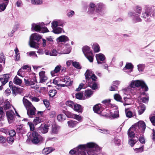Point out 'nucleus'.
Masks as SVG:
<instances>
[{
    "label": "nucleus",
    "instance_id": "603ef678",
    "mask_svg": "<svg viewBox=\"0 0 155 155\" xmlns=\"http://www.w3.org/2000/svg\"><path fill=\"white\" fill-rule=\"evenodd\" d=\"M57 119L59 121H63L65 120V116L62 114H59L57 116Z\"/></svg>",
    "mask_w": 155,
    "mask_h": 155
},
{
    "label": "nucleus",
    "instance_id": "f3484780",
    "mask_svg": "<svg viewBox=\"0 0 155 155\" xmlns=\"http://www.w3.org/2000/svg\"><path fill=\"white\" fill-rule=\"evenodd\" d=\"M56 40L58 43H65L69 41V39L67 36L65 35H62L58 37Z\"/></svg>",
    "mask_w": 155,
    "mask_h": 155
},
{
    "label": "nucleus",
    "instance_id": "f8f14e48",
    "mask_svg": "<svg viewBox=\"0 0 155 155\" xmlns=\"http://www.w3.org/2000/svg\"><path fill=\"white\" fill-rule=\"evenodd\" d=\"M137 87H141V88L145 91H147L148 88L146 84L142 81L137 80H135Z\"/></svg>",
    "mask_w": 155,
    "mask_h": 155
},
{
    "label": "nucleus",
    "instance_id": "7c9ffc66",
    "mask_svg": "<svg viewBox=\"0 0 155 155\" xmlns=\"http://www.w3.org/2000/svg\"><path fill=\"white\" fill-rule=\"evenodd\" d=\"M96 5L93 3H90L89 4L90 8L89 9V12L90 13L92 14L95 13V8Z\"/></svg>",
    "mask_w": 155,
    "mask_h": 155
},
{
    "label": "nucleus",
    "instance_id": "4be33fe9",
    "mask_svg": "<svg viewBox=\"0 0 155 155\" xmlns=\"http://www.w3.org/2000/svg\"><path fill=\"white\" fill-rule=\"evenodd\" d=\"M45 72L44 71H41L39 73L40 78V82L41 83L45 82L48 79L46 76L45 75Z\"/></svg>",
    "mask_w": 155,
    "mask_h": 155
},
{
    "label": "nucleus",
    "instance_id": "de8ad7c7",
    "mask_svg": "<svg viewBox=\"0 0 155 155\" xmlns=\"http://www.w3.org/2000/svg\"><path fill=\"white\" fill-rule=\"evenodd\" d=\"M145 67L144 64H140L137 65L138 70L140 72H143Z\"/></svg>",
    "mask_w": 155,
    "mask_h": 155
},
{
    "label": "nucleus",
    "instance_id": "0e129e2a",
    "mask_svg": "<svg viewBox=\"0 0 155 155\" xmlns=\"http://www.w3.org/2000/svg\"><path fill=\"white\" fill-rule=\"evenodd\" d=\"M23 129L21 126H20L17 127L16 129L17 132L18 133H20L22 134L23 132Z\"/></svg>",
    "mask_w": 155,
    "mask_h": 155
},
{
    "label": "nucleus",
    "instance_id": "72a5a7b5",
    "mask_svg": "<svg viewBox=\"0 0 155 155\" xmlns=\"http://www.w3.org/2000/svg\"><path fill=\"white\" fill-rule=\"evenodd\" d=\"M92 48L94 52L95 53L98 52L100 51V47L97 43H95L93 44Z\"/></svg>",
    "mask_w": 155,
    "mask_h": 155
},
{
    "label": "nucleus",
    "instance_id": "2f4dec72",
    "mask_svg": "<svg viewBox=\"0 0 155 155\" xmlns=\"http://www.w3.org/2000/svg\"><path fill=\"white\" fill-rule=\"evenodd\" d=\"M73 109L79 113L82 112V109L81 106L77 104H75Z\"/></svg>",
    "mask_w": 155,
    "mask_h": 155
},
{
    "label": "nucleus",
    "instance_id": "20e7f679",
    "mask_svg": "<svg viewBox=\"0 0 155 155\" xmlns=\"http://www.w3.org/2000/svg\"><path fill=\"white\" fill-rule=\"evenodd\" d=\"M42 38L41 36L36 33L33 34L30 36L29 44L31 47L35 48L36 42H38Z\"/></svg>",
    "mask_w": 155,
    "mask_h": 155
},
{
    "label": "nucleus",
    "instance_id": "cd10ccee",
    "mask_svg": "<svg viewBox=\"0 0 155 155\" xmlns=\"http://www.w3.org/2000/svg\"><path fill=\"white\" fill-rule=\"evenodd\" d=\"M31 29L35 31L40 32L41 27L38 24L33 23L31 25Z\"/></svg>",
    "mask_w": 155,
    "mask_h": 155
},
{
    "label": "nucleus",
    "instance_id": "ea45409f",
    "mask_svg": "<svg viewBox=\"0 0 155 155\" xmlns=\"http://www.w3.org/2000/svg\"><path fill=\"white\" fill-rule=\"evenodd\" d=\"M125 113L126 117L128 118H131L135 116V114H133L130 111L128 110H125Z\"/></svg>",
    "mask_w": 155,
    "mask_h": 155
},
{
    "label": "nucleus",
    "instance_id": "3c124183",
    "mask_svg": "<svg viewBox=\"0 0 155 155\" xmlns=\"http://www.w3.org/2000/svg\"><path fill=\"white\" fill-rule=\"evenodd\" d=\"M114 99L117 101L122 102V98L120 95L115 94L114 96Z\"/></svg>",
    "mask_w": 155,
    "mask_h": 155
},
{
    "label": "nucleus",
    "instance_id": "f03ea898",
    "mask_svg": "<svg viewBox=\"0 0 155 155\" xmlns=\"http://www.w3.org/2000/svg\"><path fill=\"white\" fill-rule=\"evenodd\" d=\"M83 152L85 153V150L87 149V152L88 155H96L100 149L96 143L93 142H88L85 144H82Z\"/></svg>",
    "mask_w": 155,
    "mask_h": 155
},
{
    "label": "nucleus",
    "instance_id": "dca6fc26",
    "mask_svg": "<svg viewBox=\"0 0 155 155\" xmlns=\"http://www.w3.org/2000/svg\"><path fill=\"white\" fill-rule=\"evenodd\" d=\"M134 66L130 63H127L123 70L126 72L130 73L133 71Z\"/></svg>",
    "mask_w": 155,
    "mask_h": 155
},
{
    "label": "nucleus",
    "instance_id": "a211bd4d",
    "mask_svg": "<svg viewBox=\"0 0 155 155\" xmlns=\"http://www.w3.org/2000/svg\"><path fill=\"white\" fill-rule=\"evenodd\" d=\"M9 78V74H6L2 76V77L0 78V81L1 82L2 85H4L8 81Z\"/></svg>",
    "mask_w": 155,
    "mask_h": 155
},
{
    "label": "nucleus",
    "instance_id": "6e6552de",
    "mask_svg": "<svg viewBox=\"0 0 155 155\" xmlns=\"http://www.w3.org/2000/svg\"><path fill=\"white\" fill-rule=\"evenodd\" d=\"M110 114H108V116H111L113 118H117L119 117L118 110V107L117 106L114 105L112 106L110 108Z\"/></svg>",
    "mask_w": 155,
    "mask_h": 155
},
{
    "label": "nucleus",
    "instance_id": "680f3d73",
    "mask_svg": "<svg viewBox=\"0 0 155 155\" xmlns=\"http://www.w3.org/2000/svg\"><path fill=\"white\" fill-rule=\"evenodd\" d=\"M12 91L13 94H16L18 93L19 91V88L16 87L15 86H13L12 87Z\"/></svg>",
    "mask_w": 155,
    "mask_h": 155
},
{
    "label": "nucleus",
    "instance_id": "ddd939ff",
    "mask_svg": "<svg viewBox=\"0 0 155 155\" xmlns=\"http://www.w3.org/2000/svg\"><path fill=\"white\" fill-rule=\"evenodd\" d=\"M97 8L95 11V13L97 15H102L104 14V11L103 8V5L101 3H99L97 5Z\"/></svg>",
    "mask_w": 155,
    "mask_h": 155
},
{
    "label": "nucleus",
    "instance_id": "bb28decb",
    "mask_svg": "<svg viewBox=\"0 0 155 155\" xmlns=\"http://www.w3.org/2000/svg\"><path fill=\"white\" fill-rule=\"evenodd\" d=\"M115 145L119 146L121 144V140L120 137L119 136L116 137L112 141Z\"/></svg>",
    "mask_w": 155,
    "mask_h": 155
},
{
    "label": "nucleus",
    "instance_id": "9b49d317",
    "mask_svg": "<svg viewBox=\"0 0 155 155\" xmlns=\"http://www.w3.org/2000/svg\"><path fill=\"white\" fill-rule=\"evenodd\" d=\"M25 84L27 86L34 85L36 82V80L35 77L28 78L25 77L24 79Z\"/></svg>",
    "mask_w": 155,
    "mask_h": 155
},
{
    "label": "nucleus",
    "instance_id": "49530a36",
    "mask_svg": "<svg viewBox=\"0 0 155 155\" xmlns=\"http://www.w3.org/2000/svg\"><path fill=\"white\" fill-rule=\"evenodd\" d=\"M42 121V120L38 117H36L34 119L33 122L34 124L36 125L40 123Z\"/></svg>",
    "mask_w": 155,
    "mask_h": 155
},
{
    "label": "nucleus",
    "instance_id": "79ce46f5",
    "mask_svg": "<svg viewBox=\"0 0 155 155\" xmlns=\"http://www.w3.org/2000/svg\"><path fill=\"white\" fill-rule=\"evenodd\" d=\"M124 99L125 101V103L124 104V106L126 105H130L131 103L132 100L126 97H124Z\"/></svg>",
    "mask_w": 155,
    "mask_h": 155
},
{
    "label": "nucleus",
    "instance_id": "58836bf2",
    "mask_svg": "<svg viewBox=\"0 0 155 155\" xmlns=\"http://www.w3.org/2000/svg\"><path fill=\"white\" fill-rule=\"evenodd\" d=\"M78 123V122L75 121L71 120L68 122V126L71 127H74Z\"/></svg>",
    "mask_w": 155,
    "mask_h": 155
},
{
    "label": "nucleus",
    "instance_id": "4c0bfd02",
    "mask_svg": "<svg viewBox=\"0 0 155 155\" xmlns=\"http://www.w3.org/2000/svg\"><path fill=\"white\" fill-rule=\"evenodd\" d=\"M85 56L90 62H93L94 55L92 53L88 54H86Z\"/></svg>",
    "mask_w": 155,
    "mask_h": 155
},
{
    "label": "nucleus",
    "instance_id": "e2e57ef3",
    "mask_svg": "<svg viewBox=\"0 0 155 155\" xmlns=\"http://www.w3.org/2000/svg\"><path fill=\"white\" fill-rule=\"evenodd\" d=\"M136 141L134 140L132 138L129 139V144L132 147L134 144L136 143Z\"/></svg>",
    "mask_w": 155,
    "mask_h": 155
},
{
    "label": "nucleus",
    "instance_id": "412c9836",
    "mask_svg": "<svg viewBox=\"0 0 155 155\" xmlns=\"http://www.w3.org/2000/svg\"><path fill=\"white\" fill-rule=\"evenodd\" d=\"M93 73V72L91 70L88 69L86 71L84 75L85 77L87 82L88 81H90L91 80V76Z\"/></svg>",
    "mask_w": 155,
    "mask_h": 155
},
{
    "label": "nucleus",
    "instance_id": "6ab92c4d",
    "mask_svg": "<svg viewBox=\"0 0 155 155\" xmlns=\"http://www.w3.org/2000/svg\"><path fill=\"white\" fill-rule=\"evenodd\" d=\"M48 126L46 124H42L39 128L38 130L43 134L47 133L48 130Z\"/></svg>",
    "mask_w": 155,
    "mask_h": 155
},
{
    "label": "nucleus",
    "instance_id": "c756f323",
    "mask_svg": "<svg viewBox=\"0 0 155 155\" xmlns=\"http://www.w3.org/2000/svg\"><path fill=\"white\" fill-rule=\"evenodd\" d=\"M61 66V65H58L54 68V69L51 72V74L52 76H55V74L58 73L60 70Z\"/></svg>",
    "mask_w": 155,
    "mask_h": 155
},
{
    "label": "nucleus",
    "instance_id": "864d4df0",
    "mask_svg": "<svg viewBox=\"0 0 155 155\" xmlns=\"http://www.w3.org/2000/svg\"><path fill=\"white\" fill-rule=\"evenodd\" d=\"M56 93L57 91L55 90H50L49 92V96L51 97H53L54 96Z\"/></svg>",
    "mask_w": 155,
    "mask_h": 155
},
{
    "label": "nucleus",
    "instance_id": "423d86ee",
    "mask_svg": "<svg viewBox=\"0 0 155 155\" xmlns=\"http://www.w3.org/2000/svg\"><path fill=\"white\" fill-rule=\"evenodd\" d=\"M31 71L30 67L27 65L23 66L18 71L17 74L21 77H24L26 74H27Z\"/></svg>",
    "mask_w": 155,
    "mask_h": 155
},
{
    "label": "nucleus",
    "instance_id": "774afa93",
    "mask_svg": "<svg viewBox=\"0 0 155 155\" xmlns=\"http://www.w3.org/2000/svg\"><path fill=\"white\" fill-rule=\"evenodd\" d=\"M5 58L3 53L1 54L0 56V62H3L4 63H5Z\"/></svg>",
    "mask_w": 155,
    "mask_h": 155
},
{
    "label": "nucleus",
    "instance_id": "c03bdc74",
    "mask_svg": "<svg viewBox=\"0 0 155 155\" xmlns=\"http://www.w3.org/2000/svg\"><path fill=\"white\" fill-rule=\"evenodd\" d=\"M73 118L79 122H81L83 120V118L81 116L79 115L75 114H74V115H73Z\"/></svg>",
    "mask_w": 155,
    "mask_h": 155
},
{
    "label": "nucleus",
    "instance_id": "a19ab883",
    "mask_svg": "<svg viewBox=\"0 0 155 155\" xmlns=\"http://www.w3.org/2000/svg\"><path fill=\"white\" fill-rule=\"evenodd\" d=\"M53 150H51V149L50 147H48L44 148L42 150V153L43 154H47L52 151Z\"/></svg>",
    "mask_w": 155,
    "mask_h": 155
},
{
    "label": "nucleus",
    "instance_id": "37998d69",
    "mask_svg": "<svg viewBox=\"0 0 155 155\" xmlns=\"http://www.w3.org/2000/svg\"><path fill=\"white\" fill-rule=\"evenodd\" d=\"M133 21L135 23L140 22L141 21V19L139 17V15L137 14L135 15L133 18Z\"/></svg>",
    "mask_w": 155,
    "mask_h": 155
},
{
    "label": "nucleus",
    "instance_id": "b1692460",
    "mask_svg": "<svg viewBox=\"0 0 155 155\" xmlns=\"http://www.w3.org/2000/svg\"><path fill=\"white\" fill-rule=\"evenodd\" d=\"M95 57L97 60H100L101 61H104L106 59L105 55L102 53L96 54Z\"/></svg>",
    "mask_w": 155,
    "mask_h": 155
},
{
    "label": "nucleus",
    "instance_id": "39448f33",
    "mask_svg": "<svg viewBox=\"0 0 155 155\" xmlns=\"http://www.w3.org/2000/svg\"><path fill=\"white\" fill-rule=\"evenodd\" d=\"M28 138L31 140L32 142L35 144L43 140V138L37 132L35 131L33 132L32 134L29 135Z\"/></svg>",
    "mask_w": 155,
    "mask_h": 155
},
{
    "label": "nucleus",
    "instance_id": "393cba45",
    "mask_svg": "<svg viewBox=\"0 0 155 155\" xmlns=\"http://www.w3.org/2000/svg\"><path fill=\"white\" fill-rule=\"evenodd\" d=\"M150 8L149 7H146L145 12L142 14L143 17L144 18H148L150 15Z\"/></svg>",
    "mask_w": 155,
    "mask_h": 155
},
{
    "label": "nucleus",
    "instance_id": "09e8293b",
    "mask_svg": "<svg viewBox=\"0 0 155 155\" xmlns=\"http://www.w3.org/2000/svg\"><path fill=\"white\" fill-rule=\"evenodd\" d=\"M76 98L79 99L84 100L85 99V97H83V94L81 93H78L76 94Z\"/></svg>",
    "mask_w": 155,
    "mask_h": 155
},
{
    "label": "nucleus",
    "instance_id": "052dcab7",
    "mask_svg": "<svg viewBox=\"0 0 155 155\" xmlns=\"http://www.w3.org/2000/svg\"><path fill=\"white\" fill-rule=\"evenodd\" d=\"M30 56H32L34 58H37V56L35 51H31L27 53Z\"/></svg>",
    "mask_w": 155,
    "mask_h": 155
},
{
    "label": "nucleus",
    "instance_id": "13d9d810",
    "mask_svg": "<svg viewBox=\"0 0 155 155\" xmlns=\"http://www.w3.org/2000/svg\"><path fill=\"white\" fill-rule=\"evenodd\" d=\"M87 87L85 86L83 84V83H81L78 88H77L75 91H80L82 88H85Z\"/></svg>",
    "mask_w": 155,
    "mask_h": 155
},
{
    "label": "nucleus",
    "instance_id": "338daca9",
    "mask_svg": "<svg viewBox=\"0 0 155 155\" xmlns=\"http://www.w3.org/2000/svg\"><path fill=\"white\" fill-rule=\"evenodd\" d=\"M99 130H100V132L105 134H107L110 133V131L106 129H103Z\"/></svg>",
    "mask_w": 155,
    "mask_h": 155
},
{
    "label": "nucleus",
    "instance_id": "a18cd8bd",
    "mask_svg": "<svg viewBox=\"0 0 155 155\" xmlns=\"http://www.w3.org/2000/svg\"><path fill=\"white\" fill-rule=\"evenodd\" d=\"M8 4V2L0 4V9L2 11H3L5 9Z\"/></svg>",
    "mask_w": 155,
    "mask_h": 155
},
{
    "label": "nucleus",
    "instance_id": "5701e85b",
    "mask_svg": "<svg viewBox=\"0 0 155 155\" xmlns=\"http://www.w3.org/2000/svg\"><path fill=\"white\" fill-rule=\"evenodd\" d=\"M82 51L84 55L92 53L91 51L90 48L87 46H85L82 48Z\"/></svg>",
    "mask_w": 155,
    "mask_h": 155
},
{
    "label": "nucleus",
    "instance_id": "9d476101",
    "mask_svg": "<svg viewBox=\"0 0 155 155\" xmlns=\"http://www.w3.org/2000/svg\"><path fill=\"white\" fill-rule=\"evenodd\" d=\"M51 28H55L58 26L63 27L64 25V21L61 20L56 19L53 20L51 23Z\"/></svg>",
    "mask_w": 155,
    "mask_h": 155
},
{
    "label": "nucleus",
    "instance_id": "e433bc0d",
    "mask_svg": "<svg viewBox=\"0 0 155 155\" xmlns=\"http://www.w3.org/2000/svg\"><path fill=\"white\" fill-rule=\"evenodd\" d=\"M42 0H31V3L33 5H40L43 3Z\"/></svg>",
    "mask_w": 155,
    "mask_h": 155
},
{
    "label": "nucleus",
    "instance_id": "f257e3e1",
    "mask_svg": "<svg viewBox=\"0 0 155 155\" xmlns=\"http://www.w3.org/2000/svg\"><path fill=\"white\" fill-rule=\"evenodd\" d=\"M146 125L143 121H140L134 125H133L129 130L128 136L132 138L134 137L136 133H143L145 131Z\"/></svg>",
    "mask_w": 155,
    "mask_h": 155
},
{
    "label": "nucleus",
    "instance_id": "a878e982",
    "mask_svg": "<svg viewBox=\"0 0 155 155\" xmlns=\"http://www.w3.org/2000/svg\"><path fill=\"white\" fill-rule=\"evenodd\" d=\"M52 32L55 34H58L61 33L64 30L63 28L61 27H56L55 28H52Z\"/></svg>",
    "mask_w": 155,
    "mask_h": 155
},
{
    "label": "nucleus",
    "instance_id": "473e14b6",
    "mask_svg": "<svg viewBox=\"0 0 155 155\" xmlns=\"http://www.w3.org/2000/svg\"><path fill=\"white\" fill-rule=\"evenodd\" d=\"M93 94V91L90 90H87L85 91L84 94L85 95V99L91 97Z\"/></svg>",
    "mask_w": 155,
    "mask_h": 155
},
{
    "label": "nucleus",
    "instance_id": "1a4fd4ad",
    "mask_svg": "<svg viewBox=\"0 0 155 155\" xmlns=\"http://www.w3.org/2000/svg\"><path fill=\"white\" fill-rule=\"evenodd\" d=\"M61 82L62 87H67L72 84L71 79L68 77H61Z\"/></svg>",
    "mask_w": 155,
    "mask_h": 155
},
{
    "label": "nucleus",
    "instance_id": "2eb2a0df",
    "mask_svg": "<svg viewBox=\"0 0 155 155\" xmlns=\"http://www.w3.org/2000/svg\"><path fill=\"white\" fill-rule=\"evenodd\" d=\"M94 112L97 114H100L104 110V108L101 104L96 105L93 108Z\"/></svg>",
    "mask_w": 155,
    "mask_h": 155
},
{
    "label": "nucleus",
    "instance_id": "0eeeda50",
    "mask_svg": "<svg viewBox=\"0 0 155 155\" xmlns=\"http://www.w3.org/2000/svg\"><path fill=\"white\" fill-rule=\"evenodd\" d=\"M69 153L71 155L76 153L78 155H87L86 153L83 152L82 144L80 145L77 147L71 150Z\"/></svg>",
    "mask_w": 155,
    "mask_h": 155
},
{
    "label": "nucleus",
    "instance_id": "aec40b11",
    "mask_svg": "<svg viewBox=\"0 0 155 155\" xmlns=\"http://www.w3.org/2000/svg\"><path fill=\"white\" fill-rule=\"evenodd\" d=\"M53 83L56 85V87L58 89H60L62 87L61 82V77L56 78L53 80Z\"/></svg>",
    "mask_w": 155,
    "mask_h": 155
},
{
    "label": "nucleus",
    "instance_id": "8fccbe9b",
    "mask_svg": "<svg viewBox=\"0 0 155 155\" xmlns=\"http://www.w3.org/2000/svg\"><path fill=\"white\" fill-rule=\"evenodd\" d=\"M66 104L67 106H68L73 109L74 108V106L75 104L72 101H66Z\"/></svg>",
    "mask_w": 155,
    "mask_h": 155
},
{
    "label": "nucleus",
    "instance_id": "6e6d98bb",
    "mask_svg": "<svg viewBox=\"0 0 155 155\" xmlns=\"http://www.w3.org/2000/svg\"><path fill=\"white\" fill-rule=\"evenodd\" d=\"M75 14V12L74 11L70 10L68 12L67 15L69 18L72 17Z\"/></svg>",
    "mask_w": 155,
    "mask_h": 155
},
{
    "label": "nucleus",
    "instance_id": "bf43d9fd",
    "mask_svg": "<svg viewBox=\"0 0 155 155\" xmlns=\"http://www.w3.org/2000/svg\"><path fill=\"white\" fill-rule=\"evenodd\" d=\"M57 54V52L55 49H53L49 53V55L51 56H56Z\"/></svg>",
    "mask_w": 155,
    "mask_h": 155
},
{
    "label": "nucleus",
    "instance_id": "c9c22d12",
    "mask_svg": "<svg viewBox=\"0 0 155 155\" xmlns=\"http://www.w3.org/2000/svg\"><path fill=\"white\" fill-rule=\"evenodd\" d=\"M22 82V81L17 76H16L14 79L13 82L16 84L20 85Z\"/></svg>",
    "mask_w": 155,
    "mask_h": 155
},
{
    "label": "nucleus",
    "instance_id": "69168bd1",
    "mask_svg": "<svg viewBox=\"0 0 155 155\" xmlns=\"http://www.w3.org/2000/svg\"><path fill=\"white\" fill-rule=\"evenodd\" d=\"M149 97L146 96L145 97H143L141 99L142 101L144 103H147L149 101Z\"/></svg>",
    "mask_w": 155,
    "mask_h": 155
},
{
    "label": "nucleus",
    "instance_id": "c85d7f7f",
    "mask_svg": "<svg viewBox=\"0 0 155 155\" xmlns=\"http://www.w3.org/2000/svg\"><path fill=\"white\" fill-rule=\"evenodd\" d=\"M138 113L139 115L143 114L146 109L145 106L142 104H140V105L138 107Z\"/></svg>",
    "mask_w": 155,
    "mask_h": 155
},
{
    "label": "nucleus",
    "instance_id": "f704fd0d",
    "mask_svg": "<svg viewBox=\"0 0 155 155\" xmlns=\"http://www.w3.org/2000/svg\"><path fill=\"white\" fill-rule=\"evenodd\" d=\"M88 86L90 87L92 89L95 90L97 89V84L95 82L91 83L90 81H88L87 82Z\"/></svg>",
    "mask_w": 155,
    "mask_h": 155
},
{
    "label": "nucleus",
    "instance_id": "7ed1b4c3",
    "mask_svg": "<svg viewBox=\"0 0 155 155\" xmlns=\"http://www.w3.org/2000/svg\"><path fill=\"white\" fill-rule=\"evenodd\" d=\"M23 102L27 110V113L29 117H31V116L35 115L36 109L31 103L25 98L23 99Z\"/></svg>",
    "mask_w": 155,
    "mask_h": 155
},
{
    "label": "nucleus",
    "instance_id": "4d7b16f0",
    "mask_svg": "<svg viewBox=\"0 0 155 155\" xmlns=\"http://www.w3.org/2000/svg\"><path fill=\"white\" fill-rule=\"evenodd\" d=\"M71 50V48L70 47H69L68 48H65L61 53V54H69Z\"/></svg>",
    "mask_w": 155,
    "mask_h": 155
},
{
    "label": "nucleus",
    "instance_id": "5fc2aeb1",
    "mask_svg": "<svg viewBox=\"0 0 155 155\" xmlns=\"http://www.w3.org/2000/svg\"><path fill=\"white\" fill-rule=\"evenodd\" d=\"M3 107L4 110H5L8 109L10 108H11V105L10 103L8 101L6 102L4 105Z\"/></svg>",
    "mask_w": 155,
    "mask_h": 155
},
{
    "label": "nucleus",
    "instance_id": "4468645a",
    "mask_svg": "<svg viewBox=\"0 0 155 155\" xmlns=\"http://www.w3.org/2000/svg\"><path fill=\"white\" fill-rule=\"evenodd\" d=\"M14 113L12 110L7 111L6 115L9 123H12L14 120Z\"/></svg>",
    "mask_w": 155,
    "mask_h": 155
}]
</instances>
